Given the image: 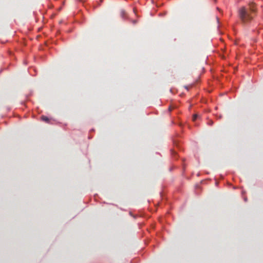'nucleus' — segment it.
<instances>
[{"label":"nucleus","mask_w":263,"mask_h":263,"mask_svg":"<svg viewBox=\"0 0 263 263\" xmlns=\"http://www.w3.org/2000/svg\"><path fill=\"white\" fill-rule=\"evenodd\" d=\"M255 12V8L253 3L250 4L249 8L242 7L238 10V15L243 23L249 22L253 18V14Z\"/></svg>","instance_id":"f257e3e1"},{"label":"nucleus","mask_w":263,"mask_h":263,"mask_svg":"<svg viewBox=\"0 0 263 263\" xmlns=\"http://www.w3.org/2000/svg\"><path fill=\"white\" fill-rule=\"evenodd\" d=\"M120 15L121 17H122L123 18H125L127 16V14L125 12V11L123 10H121L120 12Z\"/></svg>","instance_id":"f03ea898"},{"label":"nucleus","mask_w":263,"mask_h":263,"mask_svg":"<svg viewBox=\"0 0 263 263\" xmlns=\"http://www.w3.org/2000/svg\"><path fill=\"white\" fill-rule=\"evenodd\" d=\"M42 120H43L46 122H48L49 121V119L46 116H42Z\"/></svg>","instance_id":"7ed1b4c3"},{"label":"nucleus","mask_w":263,"mask_h":263,"mask_svg":"<svg viewBox=\"0 0 263 263\" xmlns=\"http://www.w3.org/2000/svg\"><path fill=\"white\" fill-rule=\"evenodd\" d=\"M198 116L197 114L194 115V116L193 117V120L195 121L196 120V119L197 118Z\"/></svg>","instance_id":"20e7f679"},{"label":"nucleus","mask_w":263,"mask_h":263,"mask_svg":"<svg viewBox=\"0 0 263 263\" xmlns=\"http://www.w3.org/2000/svg\"><path fill=\"white\" fill-rule=\"evenodd\" d=\"M171 109H171V107H170V108H169V110H171Z\"/></svg>","instance_id":"39448f33"}]
</instances>
